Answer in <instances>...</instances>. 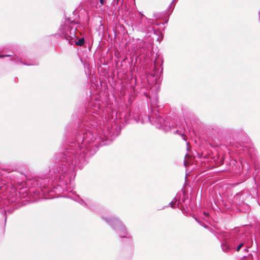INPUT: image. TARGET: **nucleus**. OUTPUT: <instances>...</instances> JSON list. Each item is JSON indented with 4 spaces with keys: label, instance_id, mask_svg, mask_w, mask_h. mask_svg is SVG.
Returning <instances> with one entry per match:
<instances>
[{
    "label": "nucleus",
    "instance_id": "nucleus-1",
    "mask_svg": "<svg viewBox=\"0 0 260 260\" xmlns=\"http://www.w3.org/2000/svg\"><path fill=\"white\" fill-rule=\"evenodd\" d=\"M84 42H85L84 39L81 38V39H79L78 40V41L75 42V44L78 46H82V45H84Z\"/></svg>",
    "mask_w": 260,
    "mask_h": 260
},
{
    "label": "nucleus",
    "instance_id": "nucleus-3",
    "mask_svg": "<svg viewBox=\"0 0 260 260\" xmlns=\"http://www.w3.org/2000/svg\"><path fill=\"white\" fill-rule=\"evenodd\" d=\"M100 3L102 4V5H103L104 2V0H100Z\"/></svg>",
    "mask_w": 260,
    "mask_h": 260
},
{
    "label": "nucleus",
    "instance_id": "nucleus-2",
    "mask_svg": "<svg viewBox=\"0 0 260 260\" xmlns=\"http://www.w3.org/2000/svg\"><path fill=\"white\" fill-rule=\"evenodd\" d=\"M243 243H241L240 244H239V246L237 247L236 250L237 251H239L240 250V249H241V248L243 246Z\"/></svg>",
    "mask_w": 260,
    "mask_h": 260
},
{
    "label": "nucleus",
    "instance_id": "nucleus-5",
    "mask_svg": "<svg viewBox=\"0 0 260 260\" xmlns=\"http://www.w3.org/2000/svg\"><path fill=\"white\" fill-rule=\"evenodd\" d=\"M205 215H206L207 216H208V214L207 213H205Z\"/></svg>",
    "mask_w": 260,
    "mask_h": 260
},
{
    "label": "nucleus",
    "instance_id": "nucleus-4",
    "mask_svg": "<svg viewBox=\"0 0 260 260\" xmlns=\"http://www.w3.org/2000/svg\"><path fill=\"white\" fill-rule=\"evenodd\" d=\"M10 55H5V56H10ZM4 56L2 55V56H1V57H4Z\"/></svg>",
    "mask_w": 260,
    "mask_h": 260
}]
</instances>
